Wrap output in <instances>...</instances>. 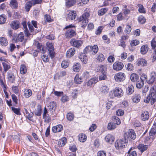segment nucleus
<instances>
[{
	"label": "nucleus",
	"instance_id": "obj_31",
	"mask_svg": "<svg viewBox=\"0 0 156 156\" xmlns=\"http://www.w3.org/2000/svg\"><path fill=\"white\" fill-rule=\"evenodd\" d=\"M10 5L13 9H17L18 7V3L16 0H11L10 2Z\"/></svg>",
	"mask_w": 156,
	"mask_h": 156
},
{
	"label": "nucleus",
	"instance_id": "obj_36",
	"mask_svg": "<svg viewBox=\"0 0 156 156\" xmlns=\"http://www.w3.org/2000/svg\"><path fill=\"white\" fill-rule=\"evenodd\" d=\"M27 72V68L26 66L24 64H22L20 66V73L22 74H25Z\"/></svg>",
	"mask_w": 156,
	"mask_h": 156
},
{
	"label": "nucleus",
	"instance_id": "obj_15",
	"mask_svg": "<svg viewBox=\"0 0 156 156\" xmlns=\"http://www.w3.org/2000/svg\"><path fill=\"white\" fill-rule=\"evenodd\" d=\"M153 96L151 94H149V95L144 99V101L146 103H148L149 102L150 100H151V105L153 104L156 101V99L154 100L153 99Z\"/></svg>",
	"mask_w": 156,
	"mask_h": 156
},
{
	"label": "nucleus",
	"instance_id": "obj_11",
	"mask_svg": "<svg viewBox=\"0 0 156 156\" xmlns=\"http://www.w3.org/2000/svg\"><path fill=\"white\" fill-rule=\"evenodd\" d=\"M24 39V36L23 34L20 33L17 36L14 38V40L16 43L19 42H22Z\"/></svg>",
	"mask_w": 156,
	"mask_h": 156
},
{
	"label": "nucleus",
	"instance_id": "obj_62",
	"mask_svg": "<svg viewBox=\"0 0 156 156\" xmlns=\"http://www.w3.org/2000/svg\"><path fill=\"white\" fill-rule=\"evenodd\" d=\"M43 116V118L44 120V122L47 123H49L51 121V118L48 115H45Z\"/></svg>",
	"mask_w": 156,
	"mask_h": 156
},
{
	"label": "nucleus",
	"instance_id": "obj_46",
	"mask_svg": "<svg viewBox=\"0 0 156 156\" xmlns=\"http://www.w3.org/2000/svg\"><path fill=\"white\" fill-rule=\"evenodd\" d=\"M156 134V126H153L149 132V135L152 136Z\"/></svg>",
	"mask_w": 156,
	"mask_h": 156
},
{
	"label": "nucleus",
	"instance_id": "obj_10",
	"mask_svg": "<svg viewBox=\"0 0 156 156\" xmlns=\"http://www.w3.org/2000/svg\"><path fill=\"white\" fill-rule=\"evenodd\" d=\"M71 44L74 46L79 48L80 46L83 43L82 41L81 40H76L73 39L71 41Z\"/></svg>",
	"mask_w": 156,
	"mask_h": 156
},
{
	"label": "nucleus",
	"instance_id": "obj_29",
	"mask_svg": "<svg viewBox=\"0 0 156 156\" xmlns=\"http://www.w3.org/2000/svg\"><path fill=\"white\" fill-rule=\"evenodd\" d=\"M137 148L141 153H143L147 149V146L141 144L138 146Z\"/></svg>",
	"mask_w": 156,
	"mask_h": 156
},
{
	"label": "nucleus",
	"instance_id": "obj_58",
	"mask_svg": "<svg viewBox=\"0 0 156 156\" xmlns=\"http://www.w3.org/2000/svg\"><path fill=\"white\" fill-rule=\"evenodd\" d=\"M149 87L147 86H145L142 90V95L143 96H145L148 90Z\"/></svg>",
	"mask_w": 156,
	"mask_h": 156
},
{
	"label": "nucleus",
	"instance_id": "obj_60",
	"mask_svg": "<svg viewBox=\"0 0 156 156\" xmlns=\"http://www.w3.org/2000/svg\"><path fill=\"white\" fill-rule=\"evenodd\" d=\"M69 65V63L66 61H63L61 63V66L64 69H65L67 68Z\"/></svg>",
	"mask_w": 156,
	"mask_h": 156
},
{
	"label": "nucleus",
	"instance_id": "obj_26",
	"mask_svg": "<svg viewBox=\"0 0 156 156\" xmlns=\"http://www.w3.org/2000/svg\"><path fill=\"white\" fill-rule=\"evenodd\" d=\"M32 94V90L29 89H25L24 95L26 98H27L30 97Z\"/></svg>",
	"mask_w": 156,
	"mask_h": 156
},
{
	"label": "nucleus",
	"instance_id": "obj_9",
	"mask_svg": "<svg viewBox=\"0 0 156 156\" xmlns=\"http://www.w3.org/2000/svg\"><path fill=\"white\" fill-rule=\"evenodd\" d=\"M114 91V96L118 97L122 96L123 95L122 90L119 87H116L115 88Z\"/></svg>",
	"mask_w": 156,
	"mask_h": 156
},
{
	"label": "nucleus",
	"instance_id": "obj_7",
	"mask_svg": "<svg viewBox=\"0 0 156 156\" xmlns=\"http://www.w3.org/2000/svg\"><path fill=\"white\" fill-rule=\"evenodd\" d=\"M76 16V12L74 11H72L67 14L66 16V18L68 20H75Z\"/></svg>",
	"mask_w": 156,
	"mask_h": 156
},
{
	"label": "nucleus",
	"instance_id": "obj_53",
	"mask_svg": "<svg viewBox=\"0 0 156 156\" xmlns=\"http://www.w3.org/2000/svg\"><path fill=\"white\" fill-rule=\"evenodd\" d=\"M138 6L139 7L138 11L140 12L143 13H145L146 11L143 5L139 4Z\"/></svg>",
	"mask_w": 156,
	"mask_h": 156
},
{
	"label": "nucleus",
	"instance_id": "obj_6",
	"mask_svg": "<svg viewBox=\"0 0 156 156\" xmlns=\"http://www.w3.org/2000/svg\"><path fill=\"white\" fill-rule=\"evenodd\" d=\"M123 66L124 65L122 62H116L113 64V68L114 70L119 71L123 68Z\"/></svg>",
	"mask_w": 156,
	"mask_h": 156
},
{
	"label": "nucleus",
	"instance_id": "obj_49",
	"mask_svg": "<svg viewBox=\"0 0 156 156\" xmlns=\"http://www.w3.org/2000/svg\"><path fill=\"white\" fill-rule=\"evenodd\" d=\"M74 117V115L70 112L68 113L66 115L67 119L70 121H72Z\"/></svg>",
	"mask_w": 156,
	"mask_h": 156
},
{
	"label": "nucleus",
	"instance_id": "obj_64",
	"mask_svg": "<svg viewBox=\"0 0 156 156\" xmlns=\"http://www.w3.org/2000/svg\"><path fill=\"white\" fill-rule=\"evenodd\" d=\"M97 155L98 156H106V153L104 151H99Z\"/></svg>",
	"mask_w": 156,
	"mask_h": 156
},
{
	"label": "nucleus",
	"instance_id": "obj_47",
	"mask_svg": "<svg viewBox=\"0 0 156 156\" xmlns=\"http://www.w3.org/2000/svg\"><path fill=\"white\" fill-rule=\"evenodd\" d=\"M106 78V74L105 73H101L99 76V79L100 81L105 80Z\"/></svg>",
	"mask_w": 156,
	"mask_h": 156
},
{
	"label": "nucleus",
	"instance_id": "obj_41",
	"mask_svg": "<svg viewBox=\"0 0 156 156\" xmlns=\"http://www.w3.org/2000/svg\"><path fill=\"white\" fill-rule=\"evenodd\" d=\"M6 20V16L4 14L0 15V24H4Z\"/></svg>",
	"mask_w": 156,
	"mask_h": 156
},
{
	"label": "nucleus",
	"instance_id": "obj_40",
	"mask_svg": "<svg viewBox=\"0 0 156 156\" xmlns=\"http://www.w3.org/2000/svg\"><path fill=\"white\" fill-rule=\"evenodd\" d=\"M112 120L114 123L117 125H119L121 123L120 119L117 116H114L112 117Z\"/></svg>",
	"mask_w": 156,
	"mask_h": 156
},
{
	"label": "nucleus",
	"instance_id": "obj_18",
	"mask_svg": "<svg viewBox=\"0 0 156 156\" xmlns=\"http://www.w3.org/2000/svg\"><path fill=\"white\" fill-rule=\"evenodd\" d=\"M75 53V49L73 48L67 51L66 55L67 57L70 58L73 56Z\"/></svg>",
	"mask_w": 156,
	"mask_h": 156
},
{
	"label": "nucleus",
	"instance_id": "obj_5",
	"mask_svg": "<svg viewBox=\"0 0 156 156\" xmlns=\"http://www.w3.org/2000/svg\"><path fill=\"white\" fill-rule=\"evenodd\" d=\"M126 75L124 73L119 72L116 73L114 76V78L115 81L118 82L123 81L125 80Z\"/></svg>",
	"mask_w": 156,
	"mask_h": 156
},
{
	"label": "nucleus",
	"instance_id": "obj_22",
	"mask_svg": "<svg viewBox=\"0 0 156 156\" xmlns=\"http://www.w3.org/2000/svg\"><path fill=\"white\" fill-rule=\"evenodd\" d=\"M98 81V77H95L90 79L87 83V86H91L96 83Z\"/></svg>",
	"mask_w": 156,
	"mask_h": 156
},
{
	"label": "nucleus",
	"instance_id": "obj_8",
	"mask_svg": "<svg viewBox=\"0 0 156 156\" xmlns=\"http://www.w3.org/2000/svg\"><path fill=\"white\" fill-rule=\"evenodd\" d=\"M48 110L53 114L52 113L55 111L56 108V104L54 101L51 102L48 104Z\"/></svg>",
	"mask_w": 156,
	"mask_h": 156
},
{
	"label": "nucleus",
	"instance_id": "obj_19",
	"mask_svg": "<svg viewBox=\"0 0 156 156\" xmlns=\"http://www.w3.org/2000/svg\"><path fill=\"white\" fill-rule=\"evenodd\" d=\"M63 129V127L61 125H58L52 127V131L54 133L61 132Z\"/></svg>",
	"mask_w": 156,
	"mask_h": 156
},
{
	"label": "nucleus",
	"instance_id": "obj_44",
	"mask_svg": "<svg viewBox=\"0 0 156 156\" xmlns=\"http://www.w3.org/2000/svg\"><path fill=\"white\" fill-rule=\"evenodd\" d=\"M41 108L40 106H38L37 109L34 112V114L36 115L40 116L41 114Z\"/></svg>",
	"mask_w": 156,
	"mask_h": 156
},
{
	"label": "nucleus",
	"instance_id": "obj_2",
	"mask_svg": "<svg viewBox=\"0 0 156 156\" xmlns=\"http://www.w3.org/2000/svg\"><path fill=\"white\" fill-rule=\"evenodd\" d=\"M75 27L72 24L66 26L65 29H68L65 33L66 37L67 38H71L73 37L76 35V32L74 30L71 29V28Z\"/></svg>",
	"mask_w": 156,
	"mask_h": 156
},
{
	"label": "nucleus",
	"instance_id": "obj_59",
	"mask_svg": "<svg viewBox=\"0 0 156 156\" xmlns=\"http://www.w3.org/2000/svg\"><path fill=\"white\" fill-rule=\"evenodd\" d=\"M151 45L152 48L155 49L156 48V41L154 38L151 42Z\"/></svg>",
	"mask_w": 156,
	"mask_h": 156
},
{
	"label": "nucleus",
	"instance_id": "obj_3",
	"mask_svg": "<svg viewBox=\"0 0 156 156\" xmlns=\"http://www.w3.org/2000/svg\"><path fill=\"white\" fill-rule=\"evenodd\" d=\"M123 136L128 140L129 138L133 140L136 138V133L134 130L131 129H129L128 132L124 133Z\"/></svg>",
	"mask_w": 156,
	"mask_h": 156
},
{
	"label": "nucleus",
	"instance_id": "obj_39",
	"mask_svg": "<svg viewBox=\"0 0 156 156\" xmlns=\"http://www.w3.org/2000/svg\"><path fill=\"white\" fill-rule=\"evenodd\" d=\"M8 44L7 39L4 37L0 38V44L3 46H6Z\"/></svg>",
	"mask_w": 156,
	"mask_h": 156
},
{
	"label": "nucleus",
	"instance_id": "obj_61",
	"mask_svg": "<svg viewBox=\"0 0 156 156\" xmlns=\"http://www.w3.org/2000/svg\"><path fill=\"white\" fill-rule=\"evenodd\" d=\"M139 43V41L137 40H133L131 42L130 44L131 46H133L137 45Z\"/></svg>",
	"mask_w": 156,
	"mask_h": 156
},
{
	"label": "nucleus",
	"instance_id": "obj_20",
	"mask_svg": "<svg viewBox=\"0 0 156 156\" xmlns=\"http://www.w3.org/2000/svg\"><path fill=\"white\" fill-rule=\"evenodd\" d=\"M149 94H151L154 100L156 99V86L154 85L151 87Z\"/></svg>",
	"mask_w": 156,
	"mask_h": 156
},
{
	"label": "nucleus",
	"instance_id": "obj_37",
	"mask_svg": "<svg viewBox=\"0 0 156 156\" xmlns=\"http://www.w3.org/2000/svg\"><path fill=\"white\" fill-rule=\"evenodd\" d=\"M2 64L3 67L4 71L5 73L11 68L10 65L9 63L2 62Z\"/></svg>",
	"mask_w": 156,
	"mask_h": 156
},
{
	"label": "nucleus",
	"instance_id": "obj_1",
	"mask_svg": "<svg viewBox=\"0 0 156 156\" xmlns=\"http://www.w3.org/2000/svg\"><path fill=\"white\" fill-rule=\"evenodd\" d=\"M128 140L126 138H123L117 140L115 143V147L117 150L125 148L127 145Z\"/></svg>",
	"mask_w": 156,
	"mask_h": 156
},
{
	"label": "nucleus",
	"instance_id": "obj_57",
	"mask_svg": "<svg viewBox=\"0 0 156 156\" xmlns=\"http://www.w3.org/2000/svg\"><path fill=\"white\" fill-rule=\"evenodd\" d=\"M138 20L139 23L142 24H143L145 22V18L142 16H140L138 17Z\"/></svg>",
	"mask_w": 156,
	"mask_h": 156
},
{
	"label": "nucleus",
	"instance_id": "obj_63",
	"mask_svg": "<svg viewBox=\"0 0 156 156\" xmlns=\"http://www.w3.org/2000/svg\"><path fill=\"white\" fill-rule=\"evenodd\" d=\"M102 29V27L100 26L98 27L97 30L95 31V34L97 35L100 34L101 33Z\"/></svg>",
	"mask_w": 156,
	"mask_h": 156
},
{
	"label": "nucleus",
	"instance_id": "obj_52",
	"mask_svg": "<svg viewBox=\"0 0 156 156\" xmlns=\"http://www.w3.org/2000/svg\"><path fill=\"white\" fill-rule=\"evenodd\" d=\"M104 56L102 54H99L97 57V60L98 61L102 62L104 60Z\"/></svg>",
	"mask_w": 156,
	"mask_h": 156
},
{
	"label": "nucleus",
	"instance_id": "obj_56",
	"mask_svg": "<svg viewBox=\"0 0 156 156\" xmlns=\"http://www.w3.org/2000/svg\"><path fill=\"white\" fill-rule=\"evenodd\" d=\"M35 45L36 46L37 49L38 50V52L41 51V48L43 46L42 45L39 43L38 41H36L35 42Z\"/></svg>",
	"mask_w": 156,
	"mask_h": 156
},
{
	"label": "nucleus",
	"instance_id": "obj_43",
	"mask_svg": "<svg viewBox=\"0 0 156 156\" xmlns=\"http://www.w3.org/2000/svg\"><path fill=\"white\" fill-rule=\"evenodd\" d=\"M75 81L77 83L80 84L83 81V78L79 77V75H76L75 78Z\"/></svg>",
	"mask_w": 156,
	"mask_h": 156
},
{
	"label": "nucleus",
	"instance_id": "obj_55",
	"mask_svg": "<svg viewBox=\"0 0 156 156\" xmlns=\"http://www.w3.org/2000/svg\"><path fill=\"white\" fill-rule=\"evenodd\" d=\"M131 28L130 26L129 25H127L125 30L124 32L126 34H129L131 32Z\"/></svg>",
	"mask_w": 156,
	"mask_h": 156
},
{
	"label": "nucleus",
	"instance_id": "obj_48",
	"mask_svg": "<svg viewBox=\"0 0 156 156\" xmlns=\"http://www.w3.org/2000/svg\"><path fill=\"white\" fill-rule=\"evenodd\" d=\"M75 2V0H68L66 2V5L67 6L71 7L73 5Z\"/></svg>",
	"mask_w": 156,
	"mask_h": 156
},
{
	"label": "nucleus",
	"instance_id": "obj_51",
	"mask_svg": "<svg viewBox=\"0 0 156 156\" xmlns=\"http://www.w3.org/2000/svg\"><path fill=\"white\" fill-rule=\"evenodd\" d=\"M98 50V46L97 45H94L93 46H91V51L93 52L94 54H96Z\"/></svg>",
	"mask_w": 156,
	"mask_h": 156
},
{
	"label": "nucleus",
	"instance_id": "obj_23",
	"mask_svg": "<svg viewBox=\"0 0 156 156\" xmlns=\"http://www.w3.org/2000/svg\"><path fill=\"white\" fill-rule=\"evenodd\" d=\"M105 139L106 142L111 143L114 141V137L112 135L108 134L105 136Z\"/></svg>",
	"mask_w": 156,
	"mask_h": 156
},
{
	"label": "nucleus",
	"instance_id": "obj_4",
	"mask_svg": "<svg viewBox=\"0 0 156 156\" xmlns=\"http://www.w3.org/2000/svg\"><path fill=\"white\" fill-rule=\"evenodd\" d=\"M46 45L49 52V55L51 58H52L55 56L54 46L51 43L49 42H47Z\"/></svg>",
	"mask_w": 156,
	"mask_h": 156
},
{
	"label": "nucleus",
	"instance_id": "obj_24",
	"mask_svg": "<svg viewBox=\"0 0 156 156\" xmlns=\"http://www.w3.org/2000/svg\"><path fill=\"white\" fill-rule=\"evenodd\" d=\"M134 90L133 86L132 85L130 84L126 88V93L130 95L134 92Z\"/></svg>",
	"mask_w": 156,
	"mask_h": 156
},
{
	"label": "nucleus",
	"instance_id": "obj_28",
	"mask_svg": "<svg viewBox=\"0 0 156 156\" xmlns=\"http://www.w3.org/2000/svg\"><path fill=\"white\" fill-rule=\"evenodd\" d=\"M79 58L85 64L87 63V58L86 55L82 54L79 56Z\"/></svg>",
	"mask_w": 156,
	"mask_h": 156
},
{
	"label": "nucleus",
	"instance_id": "obj_27",
	"mask_svg": "<svg viewBox=\"0 0 156 156\" xmlns=\"http://www.w3.org/2000/svg\"><path fill=\"white\" fill-rule=\"evenodd\" d=\"M79 140L81 142H85L87 139V136L85 134H80L78 136Z\"/></svg>",
	"mask_w": 156,
	"mask_h": 156
},
{
	"label": "nucleus",
	"instance_id": "obj_42",
	"mask_svg": "<svg viewBox=\"0 0 156 156\" xmlns=\"http://www.w3.org/2000/svg\"><path fill=\"white\" fill-rule=\"evenodd\" d=\"M107 8H104L100 9L98 11V14L99 16H102L105 13L108 11Z\"/></svg>",
	"mask_w": 156,
	"mask_h": 156
},
{
	"label": "nucleus",
	"instance_id": "obj_12",
	"mask_svg": "<svg viewBox=\"0 0 156 156\" xmlns=\"http://www.w3.org/2000/svg\"><path fill=\"white\" fill-rule=\"evenodd\" d=\"M20 23L17 20H14L11 22L10 26L11 28L14 30H16L20 27Z\"/></svg>",
	"mask_w": 156,
	"mask_h": 156
},
{
	"label": "nucleus",
	"instance_id": "obj_50",
	"mask_svg": "<svg viewBox=\"0 0 156 156\" xmlns=\"http://www.w3.org/2000/svg\"><path fill=\"white\" fill-rule=\"evenodd\" d=\"M144 82L143 81L140 80V81H138L136 83V87L139 89H140L144 85Z\"/></svg>",
	"mask_w": 156,
	"mask_h": 156
},
{
	"label": "nucleus",
	"instance_id": "obj_17",
	"mask_svg": "<svg viewBox=\"0 0 156 156\" xmlns=\"http://www.w3.org/2000/svg\"><path fill=\"white\" fill-rule=\"evenodd\" d=\"M141 99L140 95L138 94H136L134 95L132 98L133 102L135 103H137L139 102Z\"/></svg>",
	"mask_w": 156,
	"mask_h": 156
},
{
	"label": "nucleus",
	"instance_id": "obj_54",
	"mask_svg": "<svg viewBox=\"0 0 156 156\" xmlns=\"http://www.w3.org/2000/svg\"><path fill=\"white\" fill-rule=\"evenodd\" d=\"M12 109L15 113L20 115V109L19 108H15L13 107H12Z\"/></svg>",
	"mask_w": 156,
	"mask_h": 156
},
{
	"label": "nucleus",
	"instance_id": "obj_14",
	"mask_svg": "<svg viewBox=\"0 0 156 156\" xmlns=\"http://www.w3.org/2000/svg\"><path fill=\"white\" fill-rule=\"evenodd\" d=\"M90 16V14L88 12H85L79 19L78 21L81 22L83 20H88Z\"/></svg>",
	"mask_w": 156,
	"mask_h": 156
},
{
	"label": "nucleus",
	"instance_id": "obj_30",
	"mask_svg": "<svg viewBox=\"0 0 156 156\" xmlns=\"http://www.w3.org/2000/svg\"><path fill=\"white\" fill-rule=\"evenodd\" d=\"M66 141V138H62L58 142V145L59 147H62L65 145Z\"/></svg>",
	"mask_w": 156,
	"mask_h": 156
},
{
	"label": "nucleus",
	"instance_id": "obj_13",
	"mask_svg": "<svg viewBox=\"0 0 156 156\" xmlns=\"http://www.w3.org/2000/svg\"><path fill=\"white\" fill-rule=\"evenodd\" d=\"M7 78L9 81L12 83L14 82L15 77L13 73L11 71H9L7 73Z\"/></svg>",
	"mask_w": 156,
	"mask_h": 156
},
{
	"label": "nucleus",
	"instance_id": "obj_25",
	"mask_svg": "<svg viewBox=\"0 0 156 156\" xmlns=\"http://www.w3.org/2000/svg\"><path fill=\"white\" fill-rule=\"evenodd\" d=\"M81 68V65L79 63H75L73 66V70L74 72H79Z\"/></svg>",
	"mask_w": 156,
	"mask_h": 156
},
{
	"label": "nucleus",
	"instance_id": "obj_38",
	"mask_svg": "<svg viewBox=\"0 0 156 156\" xmlns=\"http://www.w3.org/2000/svg\"><path fill=\"white\" fill-rule=\"evenodd\" d=\"M22 24L23 27L24 29V31L25 32V34L28 37L30 35V34L29 33V31H28V29H27V23L26 22H23L22 23Z\"/></svg>",
	"mask_w": 156,
	"mask_h": 156
},
{
	"label": "nucleus",
	"instance_id": "obj_16",
	"mask_svg": "<svg viewBox=\"0 0 156 156\" xmlns=\"http://www.w3.org/2000/svg\"><path fill=\"white\" fill-rule=\"evenodd\" d=\"M136 64L139 66H146L147 64V62L144 59H138L136 62Z\"/></svg>",
	"mask_w": 156,
	"mask_h": 156
},
{
	"label": "nucleus",
	"instance_id": "obj_33",
	"mask_svg": "<svg viewBox=\"0 0 156 156\" xmlns=\"http://www.w3.org/2000/svg\"><path fill=\"white\" fill-rule=\"evenodd\" d=\"M148 49V47L147 45H143L141 48V53L142 54H145L147 52Z\"/></svg>",
	"mask_w": 156,
	"mask_h": 156
},
{
	"label": "nucleus",
	"instance_id": "obj_45",
	"mask_svg": "<svg viewBox=\"0 0 156 156\" xmlns=\"http://www.w3.org/2000/svg\"><path fill=\"white\" fill-rule=\"evenodd\" d=\"M116 127L115 124L113 122H110L108 124V128L109 130L114 129Z\"/></svg>",
	"mask_w": 156,
	"mask_h": 156
},
{
	"label": "nucleus",
	"instance_id": "obj_34",
	"mask_svg": "<svg viewBox=\"0 0 156 156\" xmlns=\"http://www.w3.org/2000/svg\"><path fill=\"white\" fill-rule=\"evenodd\" d=\"M109 90L108 87L106 86H104L101 87V93L103 94H106L108 93Z\"/></svg>",
	"mask_w": 156,
	"mask_h": 156
},
{
	"label": "nucleus",
	"instance_id": "obj_35",
	"mask_svg": "<svg viewBox=\"0 0 156 156\" xmlns=\"http://www.w3.org/2000/svg\"><path fill=\"white\" fill-rule=\"evenodd\" d=\"M130 78L132 82H134L137 81L139 78V76L136 74L133 73L130 75Z\"/></svg>",
	"mask_w": 156,
	"mask_h": 156
},
{
	"label": "nucleus",
	"instance_id": "obj_32",
	"mask_svg": "<svg viewBox=\"0 0 156 156\" xmlns=\"http://www.w3.org/2000/svg\"><path fill=\"white\" fill-rule=\"evenodd\" d=\"M34 5L33 3L31 2V1L27 2L25 4V9L27 12H28L32 5Z\"/></svg>",
	"mask_w": 156,
	"mask_h": 156
},
{
	"label": "nucleus",
	"instance_id": "obj_21",
	"mask_svg": "<svg viewBox=\"0 0 156 156\" xmlns=\"http://www.w3.org/2000/svg\"><path fill=\"white\" fill-rule=\"evenodd\" d=\"M149 117V114L148 112H143L141 115V118L143 121L147 120Z\"/></svg>",
	"mask_w": 156,
	"mask_h": 156
}]
</instances>
